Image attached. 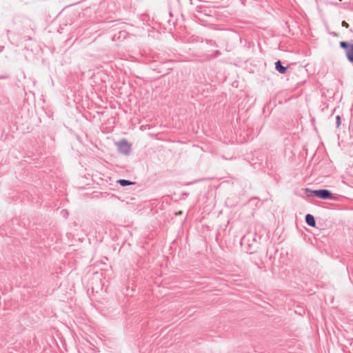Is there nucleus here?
<instances>
[{
    "instance_id": "nucleus-2",
    "label": "nucleus",
    "mask_w": 353,
    "mask_h": 353,
    "mask_svg": "<svg viewBox=\"0 0 353 353\" xmlns=\"http://www.w3.org/2000/svg\"><path fill=\"white\" fill-rule=\"evenodd\" d=\"M340 46L345 50L346 56L350 62H353V44L345 41L340 42Z\"/></svg>"
},
{
    "instance_id": "nucleus-9",
    "label": "nucleus",
    "mask_w": 353,
    "mask_h": 353,
    "mask_svg": "<svg viewBox=\"0 0 353 353\" xmlns=\"http://www.w3.org/2000/svg\"><path fill=\"white\" fill-rule=\"evenodd\" d=\"M305 192H307V193H312V191L310 190L309 188H305Z\"/></svg>"
},
{
    "instance_id": "nucleus-7",
    "label": "nucleus",
    "mask_w": 353,
    "mask_h": 353,
    "mask_svg": "<svg viewBox=\"0 0 353 353\" xmlns=\"http://www.w3.org/2000/svg\"><path fill=\"white\" fill-rule=\"evenodd\" d=\"M341 25L346 28H349V24L345 21H342Z\"/></svg>"
},
{
    "instance_id": "nucleus-4",
    "label": "nucleus",
    "mask_w": 353,
    "mask_h": 353,
    "mask_svg": "<svg viewBox=\"0 0 353 353\" xmlns=\"http://www.w3.org/2000/svg\"><path fill=\"white\" fill-rule=\"evenodd\" d=\"M305 221L309 225H310L312 227H315V225H316L314 217L312 214L306 215Z\"/></svg>"
},
{
    "instance_id": "nucleus-8",
    "label": "nucleus",
    "mask_w": 353,
    "mask_h": 353,
    "mask_svg": "<svg viewBox=\"0 0 353 353\" xmlns=\"http://www.w3.org/2000/svg\"><path fill=\"white\" fill-rule=\"evenodd\" d=\"M336 120H337V125L339 126L340 123H341V117H340V116H337L336 117Z\"/></svg>"
},
{
    "instance_id": "nucleus-1",
    "label": "nucleus",
    "mask_w": 353,
    "mask_h": 353,
    "mask_svg": "<svg viewBox=\"0 0 353 353\" xmlns=\"http://www.w3.org/2000/svg\"><path fill=\"white\" fill-rule=\"evenodd\" d=\"M118 150L120 153L128 154L131 150V144L126 140H121L117 143Z\"/></svg>"
},
{
    "instance_id": "nucleus-10",
    "label": "nucleus",
    "mask_w": 353,
    "mask_h": 353,
    "mask_svg": "<svg viewBox=\"0 0 353 353\" xmlns=\"http://www.w3.org/2000/svg\"><path fill=\"white\" fill-rule=\"evenodd\" d=\"M182 214L181 211H179L178 212L175 213L176 215H179V214Z\"/></svg>"
},
{
    "instance_id": "nucleus-3",
    "label": "nucleus",
    "mask_w": 353,
    "mask_h": 353,
    "mask_svg": "<svg viewBox=\"0 0 353 353\" xmlns=\"http://www.w3.org/2000/svg\"><path fill=\"white\" fill-rule=\"evenodd\" d=\"M312 194L323 199L332 198V193L327 190H313Z\"/></svg>"
},
{
    "instance_id": "nucleus-6",
    "label": "nucleus",
    "mask_w": 353,
    "mask_h": 353,
    "mask_svg": "<svg viewBox=\"0 0 353 353\" xmlns=\"http://www.w3.org/2000/svg\"><path fill=\"white\" fill-rule=\"evenodd\" d=\"M118 183L122 185V186H125V185H132L134 183L133 182H131V181H127V180H124V179H120L118 181Z\"/></svg>"
},
{
    "instance_id": "nucleus-5",
    "label": "nucleus",
    "mask_w": 353,
    "mask_h": 353,
    "mask_svg": "<svg viewBox=\"0 0 353 353\" xmlns=\"http://www.w3.org/2000/svg\"><path fill=\"white\" fill-rule=\"evenodd\" d=\"M275 68H276V70H278L281 74L285 73V72L287 70L286 67H283L281 65V63L280 61H278L275 63Z\"/></svg>"
}]
</instances>
